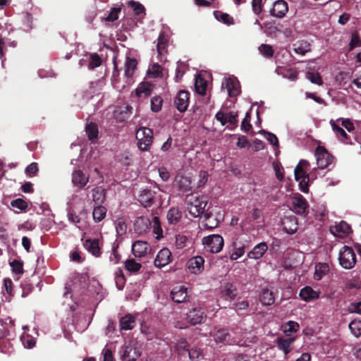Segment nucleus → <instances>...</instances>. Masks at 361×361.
Instances as JSON below:
<instances>
[{
  "label": "nucleus",
  "mask_w": 361,
  "mask_h": 361,
  "mask_svg": "<svg viewBox=\"0 0 361 361\" xmlns=\"http://www.w3.org/2000/svg\"><path fill=\"white\" fill-rule=\"evenodd\" d=\"M186 209L189 214L193 217H198L204 214L205 207L207 204L206 197H200L193 194L186 195L185 197Z\"/></svg>",
  "instance_id": "f257e3e1"
},
{
  "label": "nucleus",
  "mask_w": 361,
  "mask_h": 361,
  "mask_svg": "<svg viewBox=\"0 0 361 361\" xmlns=\"http://www.w3.org/2000/svg\"><path fill=\"white\" fill-rule=\"evenodd\" d=\"M137 147L141 151H148L153 142V131L145 127H140L136 132Z\"/></svg>",
  "instance_id": "f03ea898"
},
{
  "label": "nucleus",
  "mask_w": 361,
  "mask_h": 361,
  "mask_svg": "<svg viewBox=\"0 0 361 361\" xmlns=\"http://www.w3.org/2000/svg\"><path fill=\"white\" fill-rule=\"evenodd\" d=\"M202 245L206 251L211 253H219L223 249L224 238L219 234H212L202 238Z\"/></svg>",
  "instance_id": "7ed1b4c3"
},
{
  "label": "nucleus",
  "mask_w": 361,
  "mask_h": 361,
  "mask_svg": "<svg viewBox=\"0 0 361 361\" xmlns=\"http://www.w3.org/2000/svg\"><path fill=\"white\" fill-rule=\"evenodd\" d=\"M338 260L339 264L344 269H352L356 262L355 254L353 249L347 245H344L340 250Z\"/></svg>",
  "instance_id": "20e7f679"
},
{
  "label": "nucleus",
  "mask_w": 361,
  "mask_h": 361,
  "mask_svg": "<svg viewBox=\"0 0 361 361\" xmlns=\"http://www.w3.org/2000/svg\"><path fill=\"white\" fill-rule=\"evenodd\" d=\"M315 157L318 168L324 169L333 161V157L323 146H317L315 149Z\"/></svg>",
  "instance_id": "39448f33"
},
{
  "label": "nucleus",
  "mask_w": 361,
  "mask_h": 361,
  "mask_svg": "<svg viewBox=\"0 0 361 361\" xmlns=\"http://www.w3.org/2000/svg\"><path fill=\"white\" fill-rule=\"evenodd\" d=\"M206 319L207 314L201 307H194L187 313V319L192 325L202 324Z\"/></svg>",
  "instance_id": "423d86ee"
},
{
  "label": "nucleus",
  "mask_w": 361,
  "mask_h": 361,
  "mask_svg": "<svg viewBox=\"0 0 361 361\" xmlns=\"http://www.w3.org/2000/svg\"><path fill=\"white\" fill-rule=\"evenodd\" d=\"M293 210L295 213L302 215L307 214L309 204L306 199L300 194H296L292 202Z\"/></svg>",
  "instance_id": "0eeeda50"
},
{
  "label": "nucleus",
  "mask_w": 361,
  "mask_h": 361,
  "mask_svg": "<svg viewBox=\"0 0 361 361\" xmlns=\"http://www.w3.org/2000/svg\"><path fill=\"white\" fill-rule=\"evenodd\" d=\"M288 11V4L284 0H277L273 4L270 15L276 18H283Z\"/></svg>",
  "instance_id": "6e6552de"
},
{
  "label": "nucleus",
  "mask_w": 361,
  "mask_h": 361,
  "mask_svg": "<svg viewBox=\"0 0 361 361\" xmlns=\"http://www.w3.org/2000/svg\"><path fill=\"white\" fill-rule=\"evenodd\" d=\"M189 99L190 93L188 91H179L174 99L176 108L180 112L185 111L189 104Z\"/></svg>",
  "instance_id": "1a4fd4ad"
},
{
  "label": "nucleus",
  "mask_w": 361,
  "mask_h": 361,
  "mask_svg": "<svg viewBox=\"0 0 361 361\" xmlns=\"http://www.w3.org/2000/svg\"><path fill=\"white\" fill-rule=\"evenodd\" d=\"M157 192L149 188H145L140 191L138 195V201L145 207H151L154 202Z\"/></svg>",
  "instance_id": "9d476101"
},
{
  "label": "nucleus",
  "mask_w": 361,
  "mask_h": 361,
  "mask_svg": "<svg viewBox=\"0 0 361 361\" xmlns=\"http://www.w3.org/2000/svg\"><path fill=\"white\" fill-rule=\"evenodd\" d=\"M151 221L147 216H141L136 218L133 227L135 233L138 235L146 233L150 228Z\"/></svg>",
  "instance_id": "9b49d317"
},
{
  "label": "nucleus",
  "mask_w": 361,
  "mask_h": 361,
  "mask_svg": "<svg viewBox=\"0 0 361 361\" xmlns=\"http://www.w3.org/2000/svg\"><path fill=\"white\" fill-rule=\"evenodd\" d=\"M204 259L202 256L193 257L188 261V269L192 274H200L204 269Z\"/></svg>",
  "instance_id": "f8f14e48"
},
{
  "label": "nucleus",
  "mask_w": 361,
  "mask_h": 361,
  "mask_svg": "<svg viewBox=\"0 0 361 361\" xmlns=\"http://www.w3.org/2000/svg\"><path fill=\"white\" fill-rule=\"evenodd\" d=\"M140 356V352L132 345L125 346L121 352L122 361H136Z\"/></svg>",
  "instance_id": "ddd939ff"
},
{
  "label": "nucleus",
  "mask_w": 361,
  "mask_h": 361,
  "mask_svg": "<svg viewBox=\"0 0 361 361\" xmlns=\"http://www.w3.org/2000/svg\"><path fill=\"white\" fill-rule=\"evenodd\" d=\"M171 252L168 248L161 249L156 256L154 264L158 268L167 265L171 261Z\"/></svg>",
  "instance_id": "4468645a"
},
{
  "label": "nucleus",
  "mask_w": 361,
  "mask_h": 361,
  "mask_svg": "<svg viewBox=\"0 0 361 361\" xmlns=\"http://www.w3.org/2000/svg\"><path fill=\"white\" fill-rule=\"evenodd\" d=\"M149 250V246L146 241L137 240L132 245V252L135 257H144Z\"/></svg>",
  "instance_id": "2eb2a0df"
},
{
  "label": "nucleus",
  "mask_w": 361,
  "mask_h": 361,
  "mask_svg": "<svg viewBox=\"0 0 361 361\" xmlns=\"http://www.w3.org/2000/svg\"><path fill=\"white\" fill-rule=\"evenodd\" d=\"M331 126L332 130L336 133L337 137L344 144L347 145H354V142L353 141L350 135H348L343 128L338 126L334 121H331Z\"/></svg>",
  "instance_id": "dca6fc26"
},
{
  "label": "nucleus",
  "mask_w": 361,
  "mask_h": 361,
  "mask_svg": "<svg viewBox=\"0 0 361 361\" xmlns=\"http://www.w3.org/2000/svg\"><path fill=\"white\" fill-rule=\"evenodd\" d=\"M171 298L176 303L186 301L188 298L187 288L183 286H176L171 291Z\"/></svg>",
  "instance_id": "f3484780"
},
{
  "label": "nucleus",
  "mask_w": 361,
  "mask_h": 361,
  "mask_svg": "<svg viewBox=\"0 0 361 361\" xmlns=\"http://www.w3.org/2000/svg\"><path fill=\"white\" fill-rule=\"evenodd\" d=\"M267 250L268 245L267 243L262 242L256 245L252 250L247 253V257L250 259H259L266 253Z\"/></svg>",
  "instance_id": "a211bd4d"
},
{
  "label": "nucleus",
  "mask_w": 361,
  "mask_h": 361,
  "mask_svg": "<svg viewBox=\"0 0 361 361\" xmlns=\"http://www.w3.org/2000/svg\"><path fill=\"white\" fill-rule=\"evenodd\" d=\"M89 181V176H86L81 170H75L72 174V182L75 186L80 188H84Z\"/></svg>",
  "instance_id": "6ab92c4d"
},
{
  "label": "nucleus",
  "mask_w": 361,
  "mask_h": 361,
  "mask_svg": "<svg viewBox=\"0 0 361 361\" xmlns=\"http://www.w3.org/2000/svg\"><path fill=\"white\" fill-rule=\"evenodd\" d=\"M299 296L301 300L310 302L319 298V292L313 290L310 286H305L300 290Z\"/></svg>",
  "instance_id": "aec40b11"
},
{
  "label": "nucleus",
  "mask_w": 361,
  "mask_h": 361,
  "mask_svg": "<svg viewBox=\"0 0 361 361\" xmlns=\"http://www.w3.org/2000/svg\"><path fill=\"white\" fill-rule=\"evenodd\" d=\"M275 72L291 81H295L298 77V72L295 69L286 68L280 66L276 67Z\"/></svg>",
  "instance_id": "412c9836"
},
{
  "label": "nucleus",
  "mask_w": 361,
  "mask_h": 361,
  "mask_svg": "<svg viewBox=\"0 0 361 361\" xmlns=\"http://www.w3.org/2000/svg\"><path fill=\"white\" fill-rule=\"evenodd\" d=\"M175 182L178 189L183 192L190 191L192 189L191 180L189 177L183 175H177Z\"/></svg>",
  "instance_id": "4be33fe9"
},
{
  "label": "nucleus",
  "mask_w": 361,
  "mask_h": 361,
  "mask_svg": "<svg viewBox=\"0 0 361 361\" xmlns=\"http://www.w3.org/2000/svg\"><path fill=\"white\" fill-rule=\"evenodd\" d=\"M283 226L287 233L293 234L298 230L297 219L295 216L286 217L283 220Z\"/></svg>",
  "instance_id": "5701e85b"
},
{
  "label": "nucleus",
  "mask_w": 361,
  "mask_h": 361,
  "mask_svg": "<svg viewBox=\"0 0 361 361\" xmlns=\"http://www.w3.org/2000/svg\"><path fill=\"white\" fill-rule=\"evenodd\" d=\"M296 337L278 338L276 341L277 347L282 350L285 355L291 350L290 345L295 341Z\"/></svg>",
  "instance_id": "b1692460"
},
{
  "label": "nucleus",
  "mask_w": 361,
  "mask_h": 361,
  "mask_svg": "<svg viewBox=\"0 0 361 361\" xmlns=\"http://www.w3.org/2000/svg\"><path fill=\"white\" fill-rule=\"evenodd\" d=\"M84 246L92 255L99 257L101 254L98 239H87Z\"/></svg>",
  "instance_id": "393cba45"
},
{
  "label": "nucleus",
  "mask_w": 361,
  "mask_h": 361,
  "mask_svg": "<svg viewBox=\"0 0 361 361\" xmlns=\"http://www.w3.org/2000/svg\"><path fill=\"white\" fill-rule=\"evenodd\" d=\"M259 300L263 305H271L275 302L274 293L268 288L262 290L259 295Z\"/></svg>",
  "instance_id": "a878e982"
},
{
  "label": "nucleus",
  "mask_w": 361,
  "mask_h": 361,
  "mask_svg": "<svg viewBox=\"0 0 361 361\" xmlns=\"http://www.w3.org/2000/svg\"><path fill=\"white\" fill-rule=\"evenodd\" d=\"M168 36L164 32H161L157 39V51L160 56L167 53Z\"/></svg>",
  "instance_id": "bb28decb"
},
{
  "label": "nucleus",
  "mask_w": 361,
  "mask_h": 361,
  "mask_svg": "<svg viewBox=\"0 0 361 361\" xmlns=\"http://www.w3.org/2000/svg\"><path fill=\"white\" fill-rule=\"evenodd\" d=\"M135 325V317L130 314L122 317L120 319L121 330H131Z\"/></svg>",
  "instance_id": "cd10ccee"
},
{
  "label": "nucleus",
  "mask_w": 361,
  "mask_h": 361,
  "mask_svg": "<svg viewBox=\"0 0 361 361\" xmlns=\"http://www.w3.org/2000/svg\"><path fill=\"white\" fill-rule=\"evenodd\" d=\"M281 329L286 336L289 337H293V334H295L300 329V325L298 322L294 321H288L284 323Z\"/></svg>",
  "instance_id": "c85d7f7f"
},
{
  "label": "nucleus",
  "mask_w": 361,
  "mask_h": 361,
  "mask_svg": "<svg viewBox=\"0 0 361 361\" xmlns=\"http://www.w3.org/2000/svg\"><path fill=\"white\" fill-rule=\"evenodd\" d=\"M330 270L329 265L327 263H318L315 265V271L314 279L319 281L322 277L326 275Z\"/></svg>",
  "instance_id": "c756f323"
},
{
  "label": "nucleus",
  "mask_w": 361,
  "mask_h": 361,
  "mask_svg": "<svg viewBox=\"0 0 361 361\" xmlns=\"http://www.w3.org/2000/svg\"><path fill=\"white\" fill-rule=\"evenodd\" d=\"M234 245V251L231 255V259L232 260H236L240 257H242L245 252V249L248 247V243H241L240 242L235 243Z\"/></svg>",
  "instance_id": "7c9ffc66"
},
{
  "label": "nucleus",
  "mask_w": 361,
  "mask_h": 361,
  "mask_svg": "<svg viewBox=\"0 0 361 361\" xmlns=\"http://www.w3.org/2000/svg\"><path fill=\"white\" fill-rule=\"evenodd\" d=\"M335 231L341 238L346 237L352 231L350 226L343 221L335 226Z\"/></svg>",
  "instance_id": "2f4dec72"
},
{
  "label": "nucleus",
  "mask_w": 361,
  "mask_h": 361,
  "mask_svg": "<svg viewBox=\"0 0 361 361\" xmlns=\"http://www.w3.org/2000/svg\"><path fill=\"white\" fill-rule=\"evenodd\" d=\"M167 220L171 224H177L182 217V212L176 207L171 208L166 215Z\"/></svg>",
  "instance_id": "473e14b6"
},
{
  "label": "nucleus",
  "mask_w": 361,
  "mask_h": 361,
  "mask_svg": "<svg viewBox=\"0 0 361 361\" xmlns=\"http://www.w3.org/2000/svg\"><path fill=\"white\" fill-rule=\"evenodd\" d=\"M207 87V81L202 77L197 76L195 78V89L197 93L204 95L206 94V90Z\"/></svg>",
  "instance_id": "72a5a7b5"
},
{
  "label": "nucleus",
  "mask_w": 361,
  "mask_h": 361,
  "mask_svg": "<svg viewBox=\"0 0 361 361\" xmlns=\"http://www.w3.org/2000/svg\"><path fill=\"white\" fill-rule=\"evenodd\" d=\"M106 209L102 205L95 207L93 209L92 216L95 222L102 221L106 216Z\"/></svg>",
  "instance_id": "f704fd0d"
},
{
  "label": "nucleus",
  "mask_w": 361,
  "mask_h": 361,
  "mask_svg": "<svg viewBox=\"0 0 361 361\" xmlns=\"http://www.w3.org/2000/svg\"><path fill=\"white\" fill-rule=\"evenodd\" d=\"M92 200L98 204L103 203L106 198V192L104 189L96 188L92 190Z\"/></svg>",
  "instance_id": "c9c22d12"
},
{
  "label": "nucleus",
  "mask_w": 361,
  "mask_h": 361,
  "mask_svg": "<svg viewBox=\"0 0 361 361\" xmlns=\"http://www.w3.org/2000/svg\"><path fill=\"white\" fill-rule=\"evenodd\" d=\"M85 132L90 140H94L98 137V127L94 123L90 122L86 125Z\"/></svg>",
  "instance_id": "e433bc0d"
},
{
  "label": "nucleus",
  "mask_w": 361,
  "mask_h": 361,
  "mask_svg": "<svg viewBox=\"0 0 361 361\" xmlns=\"http://www.w3.org/2000/svg\"><path fill=\"white\" fill-rule=\"evenodd\" d=\"M214 17L219 21L223 22L227 25H231L234 23L233 18L229 14L223 13L220 11H214Z\"/></svg>",
  "instance_id": "4c0bfd02"
},
{
  "label": "nucleus",
  "mask_w": 361,
  "mask_h": 361,
  "mask_svg": "<svg viewBox=\"0 0 361 361\" xmlns=\"http://www.w3.org/2000/svg\"><path fill=\"white\" fill-rule=\"evenodd\" d=\"M137 61L135 59L127 58L126 61L125 75L128 78L132 77L137 67Z\"/></svg>",
  "instance_id": "58836bf2"
},
{
  "label": "nucleus",
  "mask_w": 361,
  "mask_h": 361,
  "mask_svg": "<svg viewBox=\"0 0 361 361\" xmlns=\"http://www.w3.org/2000/svg\"><path fill=\"white\" fill-rule=\"evenodd\" d=\"M189 349V344L185 338L179 339L175 345V351L180 355L187 353Z\"/></svg>",
  "instance_id": "ea45409f"
},
{
  "label": "nucleus",
  "mask_w": 361,
  "mask_h": 361,
  "mask_svg": "<svg viewBox=\"0 0 361 361\" xmlns=\"http://www.w3.org/2000/svg\"><path fill=\"white\" fill-rule=\"evenodd\" d=\"M128 6L133 9L135 15L137 16L141 14L145 15V8L140 2L130 0L128 2Z\"/></svg>",
  "instance_id": "a19ab883"
},
{
  "label": "nucleus",
  "mask_w": 361,
  "mask_h": 361,
  "mask_svg": "<svg viewBox=\"0 0 361 361\" xmlns=\"http://www.w3.org/2000/svg\"><path fill=\"white\" fill-rule=\"evenodd\" d=\"M238 112L235 111H229L226 113V123H229L231 126L230 128L231 130H233L235 128L238 126Z\"/></svg>",
  "instance_id": "79ce46f5"
},
{
  "label": "nucleus",
  "mask_w": 361,
  "mask_h": 361,
  "mask_svg": "<svg viewBox=\"0 0 361 361\" xmlns=\"http://www.w3.org/2000/svg\"><path fill=\"white\" fill-rule=\"evenodd\" d=\"M141 267V264L135 262L134 259H129L125 262V268L130 272H137Z\"/></svg>",
  "instance_id": "37998d69"
},
{
  "label": "nucleus",
  "mask_w": 361,
  "mask_h": 361,
  "mask_svg": "<svg viewBox=\"0 0 361 361\" xmlns=\"http://www.w3.org/2000/svg\"><path fill=\"white\" fill-rule=\"evenodd\" d=\"M349 329L351 333L357 338L361 336V321L360 320H353L352 321L349 325Z\"/></svg>",
  "instance_id": "c03bdc74"
},
{
  "label": "nucleus",
  "mask_w": 361,
  "mask_h": 361,
  "mask_svg": "<svg viewBox=\"0 0 361 361\" xmlns=\"http://www.w3.org/2000/svg\"><path fill=\"white\" fill-rule=\"evenodd\" d=\"M151 92V85L148 83H143L135 90V94L138 97H141L142 94H144L145 97H148L150 95Z\"/></svg>",
  "instance_id": "a18cd8bd"
},
{
  "label": "nucleus",
  "mask_w": 361,
  "mask_h": 361,
  "mask_svg": "<svg viewBox=\"0 0 361 361\" xmlns=\"http://www.w3.org/2000/svg\"><path fill=\"white\" fill-rule=\"evenodd\" d=\"M204 226L209 230L216 228L218 225V222L215 219L212 218V215L210 213L206 212L204 214Z\"/></svg>",
  "instance_id": "49530a36"
},
{
  "label": "nucleus",
  "mask_w": 361,
  "mask_h": 361,
  "mask_svg": "<svg viewBox=\"0 0 361 361\" xmlns=\"http://www.w3.org/2000/svg\"><path fill=\"white\" fill-rule=\"evenodd\" d=\"M163 99L160 96H154L151 99V109L154 112H159L161 109Z\"/></svg>",
  "instance_id": "de8ad7c7"
},
{
  "label": "nucleus",
  "mask_w": 361,
  "mask_h": 361,
  "mask_svg": "<svg viewBox=\"0 0 361 361\" xmlns=\"http://www.w3.org/2000/svg\"><path fill=\"white\" fill-rule=\"evenodd\" d=\"M259 51L266 58H271L274 55V49L269 44H262L259 47Z\"/></svg>",
  "instance_id": "09e8293b"
},
{
  "label": "nucleus",
  "mask_w": 361,
  "mask_h": 361,
  "mask_svg": "<svg viewBox=\"0 0 361 361\" xmlns=\"http://www.w3.org/2000/svg\"><path fill=\"white\" fill-rule=\"evenodd\" d=\"M102 62V58L99 54L94 53L90 55V61L88 64L90 69H94L101 66Z\"/></svg>",
  "instance_id": "8fccbe9b"
},
{
  "label": "nucleus",
  "mask_w": 361,
  "mask_h": 361,
  "mask_svg": "<svg viewBox=\"0 0 361 361\" xmlns=\"http://www.w3.org/2000/svg\"><path fill=\"white\" fill-rule=\"evenodd\" d=\"M230 336L229 334L228 333V331L226 330V329H219L218 330L214 337V340L216 341V342H221V343H225L227 341V338Z\"/></svg>",
  "instance_id": "3c124183"
},
{
  "label": "nucleus",
  "mask_w": 361,
  "mask_h": 361,
  "mask_svg": "<svg viewBox=\"0 0 361 361\" xmlns=\"http://www.w3.org/2000/svg\"><path fill=\"white\" fill-rule=\"evenodd\" d=\"M122 5L119 7H114L111 9L109 15L105 18V21L114 22L118 18V14L121 11Z\"/></svg>",
  "instance_id": "603ef678"
},
{
  "label": "nucleus",
  "mask_w": 361,
  "mask_h": 361,
  "mask_svg": "<svg viewBox=\"0 0 361 361\" xmlns=\"http://www.w3.org/2000/svg\"><path fill=\"white\" fill-rule=\"evenodd\" d=\"M115 226L117 234L118 235H122L126 233L127 231V225L126 221L122 219H118L115 221Z\"/></svg>",
  "instance_id": "864d4df0"
},
{
  "label": "nucleus",
  "mask_w": 361,
  "mask_h": 361,
  "mask_svg": "<svg viewBox=\"0 0 361 361\" xmlns=\"http://www.w3.org/2000/svg\"><path fill=\"white\" fill-rule=\"evenodd\" d=\"M307 78L311 81V82L322 85L323 81L319 73L317 72L308 71L307 73Z\"/></svg>",
  "instance_id": "5fc2aeb1"
},
{
  "label": "nucleus",
  "mask_w": 361,
  "mask_h": 361,
  "mask_svg": "<svg viewBox=\"0 0 361 361\" xmlns=\"http://www.w3.org/2000/svg\"><path fill=\"white\" fill-rule=\"evenodd\" d=\"M235 82L234 80L231 78H228L226 80V87L227 88V90L228 92V94L230 97L235 96L238 94V89L235 87Z\"/></svg>",
  "instance_id": "6e6d98bb"
},
{
  "label": "nucleus",
  "mask_w": 361,
  "mask_h": 361,
  "mask_svg": "<svg viewBox=\"0 0 361 361\" xmlns=\"http://www.w3.org/2000/svg\"><path fill=\"white\" fill-rule=\"evenodd\" d=\"M237 295V290L232 283H227L224 290V296L230 300H233Z\"/></svg>",
  "instance_id": "4d7b16f0"
},
{
  "label": "nucleus",
  "mask_w": 361,
  "mask_h": 361,
  "mask_svg": "<svg viewBox=\"0 0 361 361\" xmlns=\"http://www.w3.org/2000/svg\"><path fill=\"white\" fill-rule=\"evenodd\" d=\"M13 272L16 274H22L23 273V263L20 260L13 259L10 262Z\"/></svg>",
  "instance_id": "13d9d810"
},
{
  "label": "nucleus",
  "mask_w": 361,
  "mask_h": 361,
  "mask_svg": "<svg viewBox=\"0 0 361 361\" xmlns=\"http://www.w3.org/2000/svg\"><path fill=\"white\" fill-rule=\"evenodd\" d=\"M295 178L296 180L302 179L309 180V175L305 171V170L300 166V164L297 165L294 170Z\"/></svg>",
  "instance_id": "bf43d9fd"
},
{
  "label": "nucleus",
  "mask_w": 361,
  "mask_h": 361,
  "mask_svg": "<svg viewBox=\"0 0 361 361\" xmlns=\"http://www.w3.org/2000/svg\"><path fill=\"white\" fill-rule=\"evenodd\" d=\"M153 232L157 235V238L159 239L162 237V228L158 216L153 217Z\"/></svg>",
  "instance_id": "052dcab7"
},
{
  "label": "nucleus",
  "mask_w": 361,
  "mask_h": 361,
  "mask_svg": "<svg viewBox=\"0 0 361 361\" xmlns=\"http://www.w3.org/2000/svg\"><path fill=\"white\" fill-rule=\"evenodd\" d=\"M310 51V44L307 42H302L298 47L294 48L295 53L302 56Z\"/></svg>",
  "instance_id": "680f3d73"
},
{
  "label": "nucleus",
  "mask_w": 361,
  "mask_h": 361,
  "mask_svg": "<svg viewBox=\"0 0 361 361\" xmlns=\"http://www.w3.org/2000/svg\"><path fill=\"white\" fill-rule=\"evenodd\" d=\"M251 114L247 111L245 114V118L243 119L241 123V129L245 132H248L252 129V125L250 123Z\"/></svg>",
  "instance_id": "e2e57ef3"
},
{
  "label": "nucleus",
  "mask_w": 361,
  "mask_h": 361,
  "mask_svg": "<svg viewBox=\"0 0 361 361\" xmlns=\"http://www.w3.org/2000/svg\"><path fill=\"white\" fill-rule=\"evenodd\" d=\"M115 280H116V283L117 288L119 290L123 289V288L124 286V284L126 283V279H125V276H124V275L123 274V271L121 269H118L116 272Z\"/></svg>",
  "instance_id": "0e129e2a"
},
{
  "label": "nucleus",
  "mask_w": 361,
  "mask_h": 361,
  "mask_svg": "<svg viewBox=\"0 0 361 361\" xmlns=\"http://www.w3.org/2000/svg\"><path fill=\"white\" fill-rule=\"evenodd\" d=\"M357 47H361V39L357 33L353 32L351 35V39L349 43V51H352Z\"/></svg>",
  "instance_id": "69168bd1"
},
{
  "label": "nucleus",
  "mask_w": 361,
  "mask_h": 361,
  "mask_svg": "<svg viewBox=\"0 0 361 361\" xmlns=\"http://www.w3.org/2000/svg\"><path fill=\"white\" fill-rule=\"evenodd\" d=\"M188 243V237L184 235H177L176 236L175 246L177 249L184 248Z\"/></svg>",
  "instance_id": "338daca9"
},
{
  "label": "nucleus",
  "mask_w": 361,
  "mask_h": 361,
  "mask_svg": "<svg viewBox=\"0 0 361 361\" xmlns=\"http://www.w3.org/2000/svg\"><path fill=\"white\" fill-rule=\"evenodd\" d=\"M348 311L350 313L361 314V301L351 302L348 307Z\"/></svg>",
  "instance_id": "774afa93"
}]
</instances>
